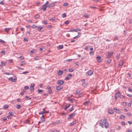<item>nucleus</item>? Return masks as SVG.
Returning a JSON list of instances; mask_svg holds the SVG:
<instances>
[{"mask_svg":"<svg viewBox=\"0 0 132 132\" xmlns=\"http://www.w3.org/2000/svg\"><path fill=\"white\" fill-rule=\"evenodd\" d=\"M1 64H2V65H3L4 66V65H5L6 63L5 62H1Z\"/></svg>","mask_w":132,"mask_h":132,"instance_id":"nucleus-56","label":"nucleus"},{"mask_svg":"<svg viewBox=\"0 0 132 132\" xmlns=\"http://www.w3.org/2000/svg\"><path fill=\"white\" fill-rule=\"evenodd\" d=\"M57 83L58 84L61 85L63 84L64 81L62 80H58L57 81Z\"/></svg>","mask_w":132,"mask_h":132,"instance_id":"nucleus-6","label":"nucleus"},{"mask_svg":"<svg viewBox=\"0 0 132 132\" xmlns=\"http://www.w3.org/2000/svg\"><path fill=\"white\" fill-rule=\"evenodd\" d=\"M19 58L21 60H23L24 59V58L22 57V56H21L19 57Z\"/></svg>","mask_w":132,"mask_h":132,"instance_id":"nucleus-63","label":"nucleus"},{"mask_svg":"<svg viewBox=\"0 0 132 132\" xmlns=\"http://www.w3.org/2000/svg\"><path fill=\"white\" fill-rule=\"evenodd\" d=\"M72 76V74H68V75H67V76L68 77H69L70 78Z\"/></svg>","mask_w":132,"mask_h":132,"instance_id":"nucleus-44","label":"nucleus"},{"mask_svg":"<svg viewBox=\"0 0 132 132\" xmlns=\"http://www.w3.org/2000/svg\"><path fill=\"white\" fill-rule=\"evenodd\" d=\"M127 122L129 125H131L132 124V121H128Z\"/></svg>","mask_w":132,"mask_h":132,"instance_id":"nucleus-60","label":"nucleus"},{"mask_svg":"<svg viewBox=\"0 0 132 132\" xmlns=\"http://www.w3.org/2000/svg\"><path fill=\"white\" fill-rule=\"evenodd\" d=\"M24 88H25L26 90V89H28L29 88V87L28 86H25L24 87Z\"/></svg>","mask_w":132,"mask_h":132,"instance_id":"nucleus-54","label":"nucleus"},{"mask_svg":"<svg viewBox=\"0 0 132 132\" xmlns=\"http://www.w3.org/2000/svg\"><path fill=\"white\" fill-rule=\"evenodd\" d=\"M70 78L69 77H68V76L67 77H66L65 78V80H67L69 79H70Z\"/></svg>","mask_w":132,"mask_h":132,"instance_id":"nucleus-40","label":"nucleus"},{"mask_svg":"<svg viewBox=\"0 0 132 132\" xmlns=\"http://www.w3.org/2000/svg\"><path fill=\"white\" fill-rule=\"evenodd\" d=\"M40 16L39 14H36L35 16V18H37L40 17Z\"/></svg>","mask_w":132,"mask_h":132,"instance_id":"nucleus-29","label":"nucleus"},{"mask_svg":"<svg viewBox=\"0 0 132 132\" xmlns=\"http://www.w3.org/2000/svg\"><path fill=\"white\" fill-rule=\"evenodd\" d=\"M89 15L87 14H85L84 15V16L86 18H88L89 17Z\"/></svg>","mask_w":132,"mask_h":132,"instance_id":"nucleus-35","label":"nucleus"},{"mask_svg":"<svg viewBox=\"0 0 132 132\" xmlns=\"http://www.w3.org/2000/svg\"><path fill=\"white\" fill-rule=\"evenodd\" d=\"M69 101H70L71 103H72L73 102V101L71 99H69Z\"/></svg>","mask_w":132,"mask_h":132,"instance_id":"nucleus-57","label":"nucleus"},{"mask_svg":"<svg viewBox=\"0 0 132 132\" xmlns=\"http://www.w3.org/2000/svg\"><path fill=\"white\" fill-rule=\"evenodd\" d=\"M36 68H39V69H42V67H40V66H39V67H36Z\"/></svg>","mask_w":132,"mask_h":132,"instance_id":"nucleus-59","label":"nucleus"},{"mask_svg":"<svg viewBox=\"0 0 132 132\" xmlns=\"http://www.w3.org/2000/svg\"><path fill=\"white\" fill-rule=\"evenodd\" d=\"M90 101L89 100H88L84 102V104L85 105L88 106V104L89 103Z\"/></svg>","mask_w":132,"mask_h":132,"instance_id":"nucleus-11","label":"nucleus"},{"mask_svg":"<svg viewBox=\"0 0 132 132\" xmlns=\"http://www.w3.org/2000/svg\"><path fill=\"white\" fill-rule=\"evenodd\" d=\"M37 27V26H36L35 25L33 24L32 26V27L33 28H34Z\"/></svg>","mask_w":132,"mask_h":132,"instance_id":"nucleus-47","label":"nucleus"},{"mask_svg":"<svg viewBox=\"0 0 132 132\" xmlns=\"http://www.w3.org/2000/svg\"><path fill=\"white\" fill-rule=\"evenodd\" d=\"M35 52V50H32L30 51L31 52H32V53H34Z\"/></svg>","mask_w":132,"mask_h":132,"instance_id":"nucleus-62","label":"nucleus"},{"mask_svg":"<svg viewBox=\"0 0 132 132\" xmlns=\"http://www.w3.org/2000/svg\"><path fill=\"white\" fill-rule=\"evenodd\" d=\"M76 123V122L75 121H73V122H72L71 123H70V126H72L74 125L75 123Z\"/></svg>","mask_w":132,"mask_h":132,"instance_id":"nucleus-26","label":"nucleus"},{"mask_svg":"<svg viewBox=\"0 0 132 132\" xmlns=\"http://www.w3.org/2000/svg\"><path fill=\"white\" fill-rule=\"evenodd\" d=\"M63 71L61 70H59L57 72L58 75L60 76H61L63 74Z\"/></svg>","mask_w":132,"mask_h":132,"instance_id":"nucleus-8","label":"nucleus"},{"mask_svg":"<svg viewBox=\"0 0 132 132\" xmlns=\"http://www.w3.org/2000/svg\"><path fill=\"white\" fill-rule=\"evenodd\" d=\"M89 47V46H85V49L86 50H87L88 49V48Z\"/></svg>","mask_w":132,"mask_h":132,"instance_id":"nucleus-50","label":"nucleus"},{"mask_svg":"<svg viewBox=\"0 0 132 132\" xmlns=\"http://www.w3.org/2000/svg\"><path fill=\"white\" fill-rule=\"evenodd\" d=\"M54 6V4L53 3H50L48 5H47L48 7L49 8L53 7Z\"/></svg>","mask_w":132,"mask_h":132,"instance_id":"nucleus-12","label":"nucleus"},{"mask_svg":"<svg viewBox=\"0 0 132 132\" xmlns=\"http://www.w3.org/2000/svg\"><path fill=\"white\" fill-rule=\"evenodd\" d=\"M111 62V59H109L107 61V63L109 64Z\"/></svg>","mask_w":132,"mask_h":132,"instance_id":"nucleus-32","label":"nucleus"},{"mask_svg":"<svg viewBox=\"0 0 132 132\" xmlns=\"http://www.w3.org/2000/svg\"><path fill=\"white\" fill-rule=\"evenodd\" d=\"M69 71L70 72H71L73 71V70L72 69H69Z\"/></svg>","mask_w":132,"mask_h":132,"instance_id":"nucleus-45","label":"nucleus"},{"mask_svg":"<svg viewBox=\"0 0 132 132\" xmlns=\"http://www.w3.org/2000/svg\"><path fill=\"white\" fill-rule=\"evenodd\" d=\"M47 22L46 20H44V23L45 24H47Z\"/></svg>","mask_w":132,"mask_h":132,"instance_id":"nucleus-42","label":"nucleus"},{"mask_svg":"<svg viewBox=\"0 0 132 132\" xmlns=\"http://www.w3.org/2000/svg\"><path fill=\"white\" fill-rule=\"evenodd\" d=\"M16 107L18 109H20L21 108V105L20 104H18L17 105Z\"/></svg>","mask_w":132,"mask_h":132,"instance_id":"nucleus-20","label":"nucleus"},{"mask_svg":"<svg viewBox=\"0 0 132 132\" xmlns=\"http://www.w3.org/2000/svg\"><path fill=\"white\" fill-rule=\"evenodd\" d=\"M80 91L79 90H77L76 91V94H78L80 92Z\"/></svg>","mask_w":132,"mask_h":132,"instance_id":"nucleus-34","label":"nucleus"},{"mask_svg":"<svg viewBox=\"0 0 132 132\" xmlns=\"http://www.w3.org/2000/svg\"><path fill=\"white\" fill-rule=\"evenodd\" d=\"M127 96L129 97H132V95L131 94H127Z\"/></svg>","mask_w":132,"mask_h":132,"instance_id":"nucleus-53","label":"nucleus"},{"mask_svg":"<svg viewBox=\"0 0 132 132\" xmlns=\"http://www.w3.org/2000/svg\"><path fill=\"white\" fill-rule=\"evenodd\" d=\"M74 108H73V107L72 106L71 108L69 111V112H71V111H72L73 109H74Z\"/></svg>","mask_w":132,"mask_h":132,"instance_id":"nucleus-31","label":"nucleus"},{"mask_svg":"<svg viewBox=\"0 0 132 132\" xmlns=\"http://www.w3.org/2000/svg\"><path fill=\"white\" fill-rule=\"evenodd\" d=\"M35 86V84H31V86L30 87V90H32V88L33 87H34Z\"/></svg>","mask_w":132,"mask_h":132,"instance_id":"nucleus-25","label":"nucleus"},{"mask_svg":"<svg viewBox=\"0 0 132 132\" xmlns=\"http://www.w3.org/2000/svg\"><path fill=\"white\" fill-rule=\"evenodd\" d=\"M123 64V61H120L119 64V66H121Z\"/></svg>","mask_w":132,"mask_h":132,"instance_id":"nucleus-23","label":"nucleus"},{"mask_svg":"<svg viewBox=\"0 0 132 132\" xmlns=\"http://www.w3.org/2000/svg\"><path fill=\"white\" fill-rule=\"evenodd\" d=\"M68 3H65L63 4V6H67L68 5Z\"/></svg>","mask_w":132,"mask_h":132,"instance_id":"nucleus-41","label":"nucleus"},{"mask_svg":"<svg viewBox=\"0 0 132 132\" xmlns=\"http://www.w3.org/2000/svg\"><path fill=\"white\" fill-rule=\"evenodd\" d=\"M11 28H5L4 29V31L6 32H7L8 33L9 32V30L11 29Z\"/></svg>","mask_w":132,"mask_h":132,"instance_id":"nucleus-16","label":"nucleus"},{"mask_svg":"<svg viewBox=\"0 0 132 132\" xmlns=\"http://www.w3.org/2000/svg\"><path fill=\"white\" fill-rule=\"evenodd\" d=\"M37 91L40 94H42V93L44 92V91L43 90H40L39 89H38Z\"/></svg>","mask_w":132,"mask_h":132,"instance_id":"nucleus-13","label":"nucleus"},{"mask_svg":"<svg viewBox=\"0 0 132 132\" xmlns=\"http://www.w3.org/2000/svg\"><path fill=\"white\" fill-rule=\"evenodd\" d=\"M119 118L120 119H122L124 118V115H121L120 116V117H119Z\"/></svg>","mask_w":132,"mask_h":132,"instance_id":"nucleus-36","label":"nucleus"},{"mask_svg":"<svg viewBox=\"0 0 132 132\" xmlns=\"http://www.w3.org/2000/svg\"><path fill=\"white\" fill-rule=\"evenodd\" d=\"M93 71L92 70H90L86 73V75L87 76L91 75L93 73Z\"/></svg>","mask_w":132,"mask_h":132,"instance_id":"nucleus-3","label":"nucleus"},{"mask_svg":"<svg viewBox=\"0 0 132 132\" xmlns=\"http://www.w3.org/2000/svg\"><path fill=\"white\" fill-rule=\"evenodd\" d=\"M48 92L49 93H51L52 92V91L51 90H50L48 91Z\"/></svg>","mask_w":132,"mask_h":132,"instance_id":"nucleus-64","label":"nucleus"},{"mask_svg":"<svg viewBox=\"0 0 132 132\" xmlns=\"http://www.w3.org/2000/svg\"><path fill=\"white\" fill-rule=\"evenodd\" d=\"M29 71H25V72H23L22 73V74H25L26 73H29Z\"/></svg>","mask_w":132,"mask_h":132,"instance_id":"nucleus-58","label":"nucleus"},{"mask_svg":"<svg viewBox=\"0 0 132 132\" xmlns=\"http://www.w3.org/2000/svg\"><path fill=\"white\" fill-rule=\"evenodd\" d=\"M76 114V113L75 112H74L73 113H71L70 114L69 116L68 119H69L70 117L71 118H72L73 117H74L75 115Z\"/></svg>","mask_w":132,"mask_h":132,"instance_id":"nucleus-5","label":"nucleus"},{"mask_svg":"<svg viewBox=\"0 0 132 132\" xmlns=\"http://www.w3.org/2000/svg\"><path fill=\"white\" fill-rule=\"evenodd\" d=\"M113 54V52H108V55L109 56H111Z\"/></svg>","mask_w":132,"mask_h":132,"instance_id":"nucleus-24","label":"nucleus"},{"mask_svg":"<svg viewBox=\"0 0 132 132\" xmlns=\"http://www.w3.org/2000/svg\"><path fill=\"white\" fill-rule=\"evenodd\" d=\"M79 36H79L78 35H77V36L74 37L73 38V39H76L77 38H79Z\"/></svg>","mask_w":132,"mask_h":132,"instance_id":"nucleus-55","label":"nucleus"},{"mask_svg":"<svg viewBox=\"0 0 132 132\" xmlns=\"http://www.w3.org/2000/svg\"><path fill=\"white\" fill-rule=\"evenodd\" d=\"M57 47L58 50L61 49L63 48V45H60L58 46Z\"/></svg>","mask_w":132,"mask_h":132,"instance_id":"nucleus-19","label":"nucleus"},{"mask_svg":"<svg viewBox=\"0 0 132 132\" xmlns=\"http://www.w3.org/2000/svg\"><path fill=\"white\" fill-rule=\"evenodd\" d=\"M1 52L2 53H3L4 55L5 54V50H2L1 51Z\"/></svg>","mask_w":132,"mask_h":132,"instance_id":"nucleus-37","label":"nucleus"},{"mask_svg":"<svg viewBox=\"0 0 132 132\" xmlns=\"http://www.w3.org/2000/svg\"><path fill=\"white\" fill-rule=\"evenodd\" d=\"M8 107V106L7 105H5L3 106L4 108L5 109H7Z\"/></svg>","mask_w":132,"mask_h":132,"instance_id":"nucleus-21","label":"nucleus"},{"mask_svg":"<svg viewBox=\"0 0 132 132\" xmlns=\"http://www.w3.org/2000/svg\"><path fill=\"white\" fill-rule=\"evenodd\" d=\"M49 3V2L48 1H47L46 3L41 6V9L44 11L45 10L47 7H48L47 5Z\"/></svg>","mask_w":132,"mask_h":132,"instance_id":"nucleus-2","label":"nucleus"},{"mask_svg":"<svg viewBox=\"0 0 132 132\" xmlns=\"http://www.w3.org/2000/svg\"><path fill=\"white\" fill-rule=\"evenodd\" d=\"M81 30V29H80L79 28H77L75 29V31L77 32L78 31H80Z\"/></svg>","mask_w":132,"mask_h":132,"instance_id":"nucleus-27","label":"nucleus"},{"mask_svg":"<svg viewBox=\"0 0 132 132\" xmlns=\"http://www.w3.org/2000/svg\"><path fill=\"white\" fill-rule=\"evenodd\" d=\"M44 113V112H40L39 113V114H41Z\"/></svg>","mask_w":132,"mask_h":132,"instance_id":"nucleus-61","label":"nucleus"},{"mask_svg":"<svg viewBox=\"0 0 132 132\" xmlns=\"http://www.w3.org/2000/svg\"><path fill=\"white\" fill-rule=\"evenodd\" d=\"M113 109H114V111L115 112H116L117 113H119L121 112L119 110L117 109L116 108H113Z\"/></svg>","mask_w":132,"mask_h":132,"instance_id":"nucleus-9","label":"nucleus"},{"mask_svg":"<svg viewBox=\"0 0 132 132\" xmlns=\"http://www.w3.org/2000/svg\"><path fill=\"white\" fill-rule=\"evenodd\" d=\"M39 50L40 51H42L43 50L44 51L45 50V48L44 46H42L40 48Z\"/></svg>","mask_w":132,"mask_h":132,"instance_id":"nucleus-18","label":"nucleus"},{"mask_svg":"<svg viewBox=\"0 0 132 132\" xmlns=\"http://www.w3.org/2000/svg\"><path fill=\"white\" fill-rule=\"evenodd\" d=\"M120 95V94L119 92H117L116 93L114 96L115 99L117 100V98L119 97Z\"/></svg>","mask_w":132,"mask_h":132,"instance_id":"nucleus-4","label":"nucleus"},{"mask_svg":"<svg viewBox=\"0 0 132 132\" xmlns=\"http://www.w3.org/2000/svg\"><path fill=\"white\" fill-rule=\"evenodd\" d=\"M9 80L11 81H12L15 82L16 80V78H15L14 79H13L12 77H11L9 79Z\"/></svg>","mask_w":132,"mask_h":132,"instance_id":"nucleus-7","label":"nucleus"},{"mask_svg":"<svg viewBox=\"0 0 132 132\" xmlns=\"http://www.w3.org/2000/svg\"><path fill=\"white\" fill-rule=\"evenodd\" d=\"M43 28V27H39L37 29L38 30L40 31V30H42V28Z\"/></svg>","mask_w":132,"mask_h":132,"instance_id":"nucleus-30","label":"nucleus"},{"mask_svg":"<svg viewBox=\"0 0 132 132\" xmlns=\"http://www.w3.org/2000/svg\"><path fill=\"white\" fill-rule=\"evenodd\" d=\"M99 125L102 127H104L103 126H104L106 128H108L109 127V124L106 118L104 119L103 121L102 120H101L99 121Z\"/></svg>","mask_w":132,"mask_h":132,"instance_id":"nucleus-1","label":"nucleus"},{"mask_svg":"<svg viewBox=\"0 0 132 132\" xmlns=\"http://www.w3.org/2000/svg\"><path fill=\"white\" fill-rule=\"evenodd\" d=\"M62 16L63 18H64L66 16V15L65 14V13H64L62 14Z\"/></svg>","mask_w":132,"mask_h":132,"instance_id":"nucleus-43","label":"nucleus"},{"mask_svg":"<svg viewBox=\"0 0 132 132\" xmlns=\"http://www.w3.org/2000/svg\"><path fill=\"white\" fill-rule=\"evenodd\" d=\"M126 114H127L128 116L129 117L131 116V114L130 113H127Z\"/></svg>","mask_w":132,"mask_h":132,"instance_id":"nucleus-38","label":"nucleus"},{"mask_svg":"<svg viewBox=\"0 0 132 132\" xmlns=\"http://www.w3.org/2000/svg\"><path fill=\"white\" fill-rule=\"evenodd\" d=\"M18 69H20L21 70H23L24 68H20V67H18Z\"/></svg>","mask_w":132,"mask_h":132,"instance_id":"nucleus-52","label":"nucleus"},{"mask_svg":"<svg viewBox=\"0 0 132 132\" xmlns=\"http://www.w3.org/2000/svg\"><path fill=\"white\" fill-rule=\"evenodd\" d=\"M70 104H69L66 105H65V107L64 109V110H67V108H68L70 106Z\"/></svg>","mask_w":132,"mask_h":132,"instance_id":"nucleus-10","label":"nucleus"},{"mask_svg":"<svg viewBox=\"0 0 132 132\" xmlns=\"http://www.w3.org/2000/svg\"><path fill=\"white\" fill-rule=\"evenodd\" d=\"M120 56V54H118L116 55V58L117 60H118Z\"/></svg>","mask_w":132,"mask_h":132,"instance_id":"nucleus-22","label":"nucleus"},{"mask_svg":"<svg viewBox=\"0 0 132 132\" xmlns=\"http://www.w3.org/2000/svg\"><path fill=\"white\" fill-rule=\"evenodd\" d=\"M23 41L24 42L27 41H28V40L27 38H24V39Z\"/></svg>","mask_w":132,"mask_h":132,"instance_id":"nucleus-48","label":"nucleus"},{"mask_svg":"<svg viewBox=\"0 0 132 132\" xmlns=\"http://www.w3.org/2000/svg\"><path fill=\"white\" fill-rule=\"evenodd\" d=\"M128 90L129 91L132 92V89H131V88H128Z\"/></svg>","mask_w":132,"mask_h":132,"instance_id":"nucleus-46","label":"nucleus"},{"mask_svg":"<svg viewBox=\"0 0 132 132\" xmlns=\"http://www.w3.org/2000/svg\"><path fill=\"white\" fill-rule=\"evenodd\" d=\"M51 88V87H50L49 86H48L46 88V89H49Z\"/></svg>","mask_w":132,"mask_h":132,"instance_id":"nucleus-49","label":"nucleus"},{"mask_svg":"<svg viewBox=\"0 0 132 132\" xmlns=\"http://www.w3.org/2000/svg\"><path fill=\"white\" fill-rule=\"evenodd\" d=\"M0 42L3 44L5 43V41L1 39H0Z\"/></svg>","mask_w":132,"mask_h":132,"instance_id":"nucleus-39","label":"nucleus"},{"mask_svg":"<svg viewBox=\"0 0 132 132\" xmlns=\"http://www.w3.org/2000/svg\"><path fill=\"white\" fill-rule=\"evenodd\" d=\"M9 113L10 115V116H13V114L12 113V112H9Z\"/></svg>","mask_w":132,"mask_h":132,"instance_id":"nucleus-51","label":"nucleus"},{"mask_svg":"<svg viewBox=\"0 0 132 132\" xmlns=\"http://www.w3.org/2000/svg\"><path fill=\"white\" fill-rule=\"evenodd\" d=\"M108 112L110 114H112L113 113V111L112 109H109L108 110Z\"/></svg>","mask_w":132,"mask_h":132,"instance_id":"nucleus-17","label":"nucleus"},{"mask_svg":"<svg viewBox=\"0 0 132 132\" xmlns=\"http://www.w3.org/2000/svg\"><path fill=\"white\" fill-rule=\"evenodd\" d=\"M56 88L57 90H60L62 88L60 86H58L56 87Z\"/></svg>","mask_w":132,"mask_h":132,"instance_id":"nucleus-15","label":"nucleus"},{"mask_svg":"<svg viewBox=\"0 0 132 132\" xmlns=\"http://www.w3.org/2000/svg\"><path fill=\"white\" fill-rule=\"evenodd\" d=\"M70 22V21L69 20H67L64 23L65 24H67Z\"/></svg>","mask_w":132,"mask_h":132,"instance_id":"nucleus-33","label":"nucleus"},{"mask_svg":"<svg viewBox=\"0 0 132 132\" xmlns=\"http://www.w3.org/2000/svg\"><path fill=\"white\" fill-rule=\"evenodd\" d=\"M96 58L98 62H100L101 61V58L100 57L97 56Z\"/></svg>","mask_w":132,"mask_h":132,"instance_id":"nucleus-14","label":"nucleus"},{"mask_svg":"<svg viewBox=\"0 0 132 132\" xmlns=\"http://www.w3.org/2000/svg\"><path fill=\"white\" fill-rule=\"evenodd\" d=\"M25 63H26V62L25 61H23L21 62V66H22L23 65L25 64Z\"/></svg>","mask_w":132,"mask_h":132,"instance_id":"nucleus-28","label":"nucleus"}]
</instances>
